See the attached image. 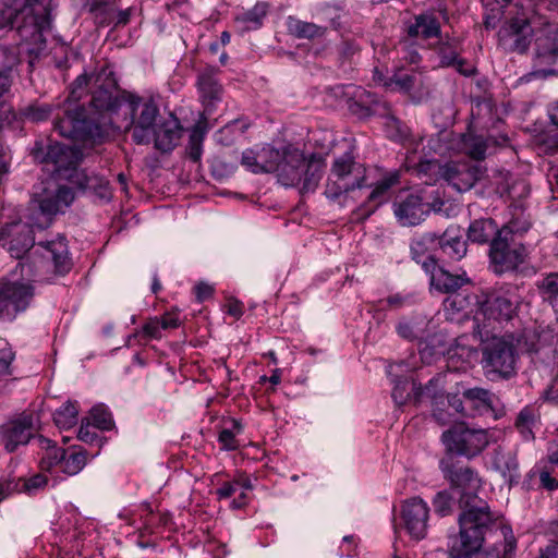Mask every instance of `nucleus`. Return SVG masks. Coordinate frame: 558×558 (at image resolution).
I'll use <instances>...</instances> for the list:
<instances>
[{"mask_svg": "<svg viewBox=\"0 0 558 558\" xmlns=\"http://www.w3.org/2000/svg\"><path fill=\"white\" fill-rule=\"evenodd\" d=\"M366 184V168L350 154L336 158L328 174L325 195L331 201H347L349 194Z\"/></svg>", "mask_w": 558, "mask_h": 558, "instance_id": "7", "label": "nucleus"}, {"mask_svg": "<svg viewBox=\"0 0 558 558\" xmlns=\"http://www.w3.org/2000/svg\"><path fill=\"white\" fill-rule=\"evenodd\" d=\"M125 96L119 98L108 89L96 90L90 99V106L99 112H116L124 107Z\"/></svg>", "mask_w": 558, "mask_h": 558, "instance_id": "35", "label": "nucleus"}, {"mask_svg": "<svg viewBox=\"0 0 558 558\" xmlns=\"http://www.w3.org/2000/svg\"><path fill=\"white\" fill-rule=\"evenodd\" d=\"M161 326L159 323V318H150L142 328V332L153 339H159L161 337L160 333Z\"/></svg>", "mask_w": 558, "mask_h": 558, "instance_id": "53", "label": "nucleus"}, {"mask_svg": "<svg viewBox=\"0 0 558 558\" xmlns=\"http://www.w3.org/2000/svg\"><path fill=\"white\" fill-rule=\"evenodd\" d=\"M539 558H558V542L550 541L545 547L541 548Z\"/></svg>", "mask_w": 558, "mask_h": 558, "instance_id": "63", "label": "nucleus"}, {"mask_svg": "<svg viewBox=\"0 0 558 558\" xmlns=\"http://www.w3.org/2000/svg\"><path fill=\"white\" fill-rule=\"evenodd\" d=\"M439 244L445 254L454 260H460L466 253V243L462 239L459 230L448 228L439 240Z\"/></svg>", "mask_w": 558, "mask_h": 558, "instance_id": "31", "label": "nucleus"}, {"mask_svg": "<svg viewBox=\"0 0 558 558\" xmlns=\"http://www.w3.org/2000/svg\"><path fill=\"white\" fill-rule=\"evenodd\" d=\"M218 440L226 450H235L239 446L234 433L228 428L219 433Z\"/></svg>", "mask_w": 558, "mask_h": 558, "instance_id": "52", "label": "nucleus"}, {"mask_svg": "<svg viewBox=\"0 0 558 558\" xmlns=\"http://www.w3.org/2000/svg\"><path fill=\"white\" fill-rule=\"evenodd\" d=\"M281 151L270 145L257 146L242 153L241 165L253 173H268L278 167Z\"/></svg>", "mask_w": 558, "mask_h": 558, "instance_id": "20", "label": "nucleus"}, {"mask_svg": "<svg viewBox=\"0 0 558 558\" xmlns=\"http://www.w3.org/2000/svg\"><path fill=\"white\" fill-rule=\"evenodd\" d=\"M90 420L94 427L109 430L113 427V420L111 413L105 408L98 405L90 410Z\"/></svg>", "mask_w": 558, "mask_h": 558, "instance_id": "46", "label": "nucleus"}, {"mask_svg": "<svg viewBox=\"0 0 558 558\" xmlns=\"http://www.w3.org/2000/svg\"><path fill=\"white\" fill-rule=\"evenodd\" d=\"M194 290H195L196 299L199 302H203V301L211 298V295L214 293V288L210 284L205 283V282L197 283L195 286Z\"/></svg>", "mask_w": 558, "mask_h": 558, "instance_id": "61", "label": "nucleus"}, {"mask_svg": "<svg viewBox=\"0 0 558 558\" xmlns=\"http://www.w3.org/2000/svg\"><path fill=\"white\" fill-rule=\"evenodd\" d=\"M497 225L493 219H478L473 221L468 229V239L475 243H487L498 235Z\"/></svg>", "mask_w": 558, "mask_h": 558, "instance_id": "33", "label": "nucleus"}, {"mask_svg": "<svg viewBox=\"0 0 558 558\" xmlns=\"http://www.w3.org/2000/svg\"><path fill=\"white\" fill-rule=\"evenodd\" d=\"M268 5L264 2L256 3L251 10L239 14L235 23L242 32L257 29L262 26L263 20L267 15Z\"/></svg>", "mask_w": 558, "mask_h": 558, "instance_id": "34", "label": "nucleus"}, {"mask_svg": "<svg viewBox=\"0 0 558 558\" xmlns=\"http://www.w3.org/2000/svg\"><path fill=\"white\" fill-rule=\"evenodd\" d=\"M535 38V65H551L558 59V24L539 14Z\"/></svg>", "mask_w": 558, "mask_h": 558, "instance_id": "15", "label": "nucleus"}, {"mask_svg": "<svg viewBox=\"0 0 558 558\" xmlns=\"http://www.w3.org/2000/svg\"><path fill=\"white\" fill-rule=\"evenodd\" d=\"M464 403L470 416H481L494 412L495 396L489 390L474 387L463 391Z\"/></svg>", "mask_w": 558, "mask_h": 558, "instance_id": "28", "label": "nucleus"}, {"mask_svg": "<svg viewBox=\"0 0 558 558\" xmlns=\"http://www.w3.org/2000/svg\"><path fill=\"white\" fill-rule=\"evenodd\" d=\"M182 129L179 121L170 117L169 119L157 123L154 128L153 140L155 147L163 153L170 151L174 148L181 137Z\"/></svg>", "mask_w": 558, "mask_h": 558, "instance_id": "27", "label": "nucleus"}, {"mask_svg": "<svg viewBox=\"0 0 558 558\" xmlns=\"http://www.w3.org/2000/svg\"><path fill=\"white\" fill-rule=\"evenodd\" d=\"M0 28L16 24L20 36L35 45H44V32L50 29V15L44 0H3Z\"/></svg>", "mask_w": 558, "mask_h": 558, "instance_id": "2", "label": "nucleus"}, {"mask_svg": "<svg viewBox=\"0 0 558 558\" xmlns=\"http://www.w3.org/2000/svg\"><path fill=\"white\" fill-rule=\"evenodd\" d=\"M59 207H68L74 199L73 191L68 186H60L54 195Z\"/></svg>", "mask_w": 558, "mask_h": 558, "instance_id": "54", "label": "nucleus"}, {"mask_svg": "<svg viewBox=\"0 0 558 558\" xmlns=\"http://www.w3.org/2000/svg\"><path fill=\"white\" fill-rule=\"evenodd\" d=\"M482 340V366L487 375L508 379L515 374L518 352L511 333H488Z\"/></svg>", "mask_w": 558, "mask_h": 558, "instance_id": "6", "label": "nucleus"}, {"mask_svg": "<svg viewBox=\"0 0 558 558\" xmlns=\"http://www.w3.org/2000/svg\"><path fill=\"white\" fill-rule=\"evenodd\" d=\"M418 173L438 172L440 177L458 192L469 191L480 180L482 170L469 162H448L440 166L437 161H426L418 165Z\"/></svg>", "mask_w": 558, "mask_h": 558, "instance_id": "12", "label": "nucleus"}, {"mask_svg": "<svg viewBox=\"0 0 558 558\" xmlns=\"http://www.w3.org/2000/svg\"><path fill=\"white\" fill-rule=\"evenodd\" d=\"M441 441L449 454L471 459L488 446L489 436L486 429L471 428L461 422L446 429L441 434Z\"/></svg>", "mask_w": 558, "mask_h": 558, "instance_id": "10", "label": "nucleus"}, {"mask_svg": "<svg viewBox=\"0 0 558 558\" xmlns=\"http://www.w3.org/2000/svg\"><path fill=\"white\" fill-rule=\"evenodd\" d=\"M440 469L445 478L460 495V531L458 535L450 537L449 557L471 558L482 548L485 535L497 525L499 515L490 511L487 502L477 497L476 492L481 487L477 472L469 466L456 468L452 457L444 458Z\"/></svg>", "mask_w": 558, "mask_h": 558, "instance_id": "1", "label": "nucleus"}, {"mask_svg": "<svg viewBox=\"0 0 558 558\" xmlns=\"http://www.w3.org/2000/svg\"><path fill=\"white\" fill-rule=\"evenodd\" d=\"M34 294V287L29 282H0V317L13 319L31 305Z\"/></svg>", "mask_w": 558, "mask_h": 558, "instance_id": "13", "label": "nucleus"}, {"mask_svg": "<svg viewBox=\"0 0 558 558\" xmlns=\"http://www.w3.org/2000/svg\"><path fill=\"white\" fill-rule=\"evenodd\" d=\"M539 483L542 487L547 490H555L558 488V480L554 477L550 471L546 468L539 472Z\"/></svg>", "mask_w": 558, "mask_h": 558, "instance_id": "57", "label": "nucleus"}, {"mask_svg": "<svg viewBox=\"0 0 558 558\" xmlns=\"http://www.w3.org/2000/svg\"><path fill=\"white\" fill-rule=\"evenodd\" d=\"M38 208H39V213L44 216V221H41V222L33 221V223L36 225V227H38L40 229L48 227V225L51 220V216L56 215L60 210L58 201H56L54 197L43 198L39 202Z\"/></svg>", "mask_w": 558, "mask_h": 558, "instance_id": "45", "label": "nucleus"}, {"mask_svg": "<svg viewBox=\"0 0 558 558\" xmlns=\"http://www.w3.org/2000/svg\"><path fill=\"white\" fill-rule=\"evenodd\" d=\"M92 425L93 424L88 420L86 422H84V421L82 422L78 433H77V437L80 440H82L86 444H93L95 440H97L98 435L93 429L94 426H92Z\"/></svg>", "mask_w": 558, "mask_h": 558, "instance_id": "51", "label": "nucleus"}, {"mask_svg": "<svg viewBox=\"0 0 558 558\" xmlns=\"http://www.w3.org/2000/svg\"><path fill=\"white\" fill-rule=\"evenodd\" d=\"M539 292L558 314V272L547 275L538 284Z\"/></svg>", "mask_w": 558, "mask_h": 558, "instance_id": "40", "label": "nucleus"}, {"mask_svg": "<svg viewBox=\"0 0 558 558\" xmlns=\"http://www.w3.org/2000/svg\"><path fill=\"white\" fill-rule=\"evenodd\" d=\"M282 157L278 160L277 172L278 181L284 186H298L302 181L303 166L305 157L296 148H287L281 153Z\"/></svg>", "mask_w": 558, "mask_h": 558, "instance_id": "21", "label": "nucleus"}, {"mask_svg": "<svg viewBox=\"0 0 558 558\" xmlns=\"http://www.w3.org/2000/svg\"><path fill=\"white\" fill-rule=\"evenodd\" d=\"M77 405L75 402L68 401L53 415V421L59 428L68 429L77 422Z\"/></svg>", "mask_w": 558, "mask_h": 558, "instance_id": "41", "label": "nucleus"}, {"mask_svg": "<svg viewBox=\"0 0 558 558\" xmlns=\"http://www.w3.org/2000/svg\"><path fill=\"white\" fill-rule=\"evenodd\" d=\"M125 112L130 113L131 120L126 129L132 131V138L136 144H149L154 136V128L157 124L159 109L153 99H145L138 96L125 95Z\"/></svg>", "mask_w": 558, "mask_h": 558, "instance_id": "9", "label": "nucleus"}, {"mask_svg": "<svg viewBox=\"0 0 558 558\" xmlns=\"http://www.w3.org/2000/svg\"><path fill=\"white\" fill-rule=\"evenodd\" d=\"M38 246L43 250L40 253L43 258L52 263L56 272L64 274L71 269V259L64 238L59 236L56 240L39 243Z\"/></svg>", "mask_w": 558, "mask_h": 558, "instance_id": "26", "label": "nucleus"}, {"mask_svg": "<svg viewBox=\"0 0 558 558\" xmlns=\"http://www.w3.org/2000/svg\"><path fill=\"white\" fill-rule=\"evenodd\" d=\"M423 269L430 275L432 287L442 293H453L470 282L465 275H453L437 267L433 257H426L423 260Z\"/></svg>", "mask_w": 558, "mask_h": 558, "instance_id": "23", "label": "nucleus"}, {"mask_svg": "<svg viewBox=\"0 0 558 558\" xmlns=\"http://www.w3.org/2000/svg\"><path fill=\"white\" fill-rule=\"evenodd\" d=\"M219 70L206 66L197 74L196 87L205 112L210 114L217 102L222 100L223 87L218 78Z\"/></svg>", "mask_w": 558, "mask_h": 558, "instance_id": "19", "label": "nucleus"}, {"mask_svg": "<svg viewBox=\"0 0 558 558\" xmlns=\"http://www.w3.org/2000/svg\"><path fill=\"white\" fill-rule=\"evenodd\" d=\"M440 33V25L437 19L432 14H420L415 16L413 24L408 27L410 37L432 38Z\"/></svg>", "mask_w": 558, "mask_h": 558, "instance_id": "32", "label": "nucleus"}, {"mask_svg": "<svg viewBox=\"0 0 558 558\" xmlns=\"http://www.w3.org/2000/svg\"><path fill=\"white\" fill-rule=\"evenodd\" d=\"M433 505L436 513L441 517L448 515L451 513L454 505L453 497L447 490L439 492L434 497Z\"/></svg>", "mask_w": 558, "mask_h": 558, "instance_id": "48", "label": "nucleus"}, {"mask_svg": "<svg viewBox=\"0 0 558 558\" xmlns=\"http://www.w3.org/2000/svg\"><path fill=\"white\" fill-rule=\"evenodd\" d=\"M448 404L457 413H460L464 416H470L468 414V405L464 403V398H460L458 396L448 397Z\"/></svg>", "mask_w": 558, "mask_h": 558, "instance_id": "60", "label": "nucleus"}, {"mask_svg": "<svg viewBox=\"0 0 558 558\" xmlns=\"http://www.w3.org/2000/svg\"><path fill=\"white\" fill-rule=\"evenodd\" d=\"M48 446L46 448V452H45V456L43 457L41 459V468L45 469H49L53 465H57V464H60L62 463V460H63V457H64V453H65V449L63 448H59L54 445H50V440L48 439H45L44 440Z\"/></svg>", "mask_w": 558, "mask_h": 558, "instance_id": "47", "label": "nucleus"}, {"mask_svg": "<svg viewBox=\"0 0 558 558\" xmlns=\"http://www.w3.org/2000/svg\"><path fill=\"white\" fill-rule=\"evenodd\" d=\"M385 85L399 92L412 94L418 100L429 93L423 74L415 70L409 72L398 70Z\"/></svg>", "mask_w": 558, "mask_h": 558, "instance_id": "25", "label": "nucleus"}, {"mask_svg": "<svg viewBox=\"0 0 558 558\" xmlns=\"http://www.w3.org/2000/svg\"><path fill=\"white\" fill-rule=\"evenodd\" d=\"M88 80L89 77L86 74L77 76V78L73 83V88L68 98H71L73 101L78 102V99L82 96V93L80 90L87 86Z\"/></svg>", "mask_w": 558, "mask_h": 558, "instance_id": "56", "label": "nucleus"}, {"mask_svg": "<svg viewBox=\"0 0 558 558\" xmlns=\"http://www.w3.org/2000/svg\"><path fill=\"white\" fill-rule=\"evenodd\" d=\"M425 194H409L393 203L395 216L402 226H416L432 208L435 209V205L428 202Z\"/></svg>", "mask_w": 558, "mask_h": 558, "instance_id": "16", "label": "nucleus"}, {"mask_svg": "<svg viewBox=\"0 0 558 558\" xmlns=\"http://www.w3.org/2000/svg\"><path fill=\"white\" fill-rule=\"evenodd\" d=\"M408 385H409L408 383L402 381V383L396 384V386L393 387L391 396H392L393 401L398 405L404 404L410 396V393L407 392Z\"/></svg>", "mask_w": 558, "mask_h": 558, "instance_id": "55", "label": "nucleus"}, {"mask_svg": "<svg viewBox=\"0 0 558 558\" xmlns=\"http://www.w3.org/2000/svg\"><path fill=\"white\" fill-rule=\"evenodd\" d=\"M385 128L387 135L395 141H403L410 135L409 128L392 114L387 116Z\"/></svg>", "mask_w": 558, "mask_h": 558, "instance_id": "44", "label": "nucleus"}, {"mask_svg": "<svg viewBox=\"0 0 558 558\" xmlns=\"http://www.w3.org/2000/svg\"><path fill=\"white\" fill-rule=\"evenodd\" d=\"M34 157L40 162L52 163V171L59 178L66 179L83 190L92 191L100 198L111 197L109 181L106 178L77 169L78 158L72 148L56 143L48 146L46 154L36 151Z\"/></svg>", "mask_w": 558, "mask_h": 558, "instance_id": "3", "label": "nucleus"}, {"mask_svg": "<svg viewBox=\"0 0 558 558\" xmlns=\"http://www.w3.org/2000/svg\"><path fill=\"white\" fill-rule=\"evenodd\" d=\"M437 235L434 233H426L413 239L411 243L412 258L423 265V260L426 257H433L428 254L429 247L435 244Z\"/></svg>", "mask_w": 558, "mask_h": 558, "instance_id": "38", "label": "nucleus"}, {"mask_svg": "<svg viewBox=\"0 0 558 558\" xmlns=\"http://www.w3.org/2000/svg\"><path fill=\"white\" fill-rule=\"evenodd\" d=\"M517 312V303L509 296L492 294L480 303L474 315L476 333L480 338L494 333L504 322L513 318Z\"/></svg>", "mask_w": 558, "mask_h": 558, "instance_id": "11", "label": "nucleus"}, {"mask_svg": "<svg viewBox=\"0 0 558 558\" xmlns=\"http://www.w3.org/2000/svg\"><path fill=\"white\" fill-rule=\"evenodd\" d=\"M204 135L198 128H194L190 134L187 154L194 161L198 162L202 156V143Z\"/></svg>", "mask_w": 558, "mask_h": 558, "instance_id": "49", "label": "nucleus"}, {"mask_svg": "<svg viewBox=\"0 0 558 558\" xmlns=\"http://www.w3.org/2000/svg\"><path fill=\"white\" fill-rule=\"evenodd\" d=\"M49 483L47 475L43 473H36L29 477H20L14 488L20 493L27 495H35L38 492L44 490Z\"/></svg>", "mask_w": 558, "mask_h": 558, "instance_id": "39", "label": "nucleus"}, {"mask_svg": "<svg viewBox=\"0 0 558 558\" xmlns=\"http://www.w3.org/2000/svg\"><path fill=\"white\" fill-rule=\"evenodd\" d=\"M439 378H433L428 381V384L424 388H415V384L413 383V390L415 391V396L417 399L425 396L430 399H437L440 396V392L442 390L441 387H439Z\"/></svg>", "mask_w": 558, "mask_h": 558, "instance_id": "50", "label": "nucleus"}, {"mask_svg": "<svg viewBox=\"0 0 558 558\" xmlns=\"http://www.w3.org/2000/svg\"><path fill=\"white\" fill-rule=\"evenodd\" d=\"M401 517L408 533L415 539L426 536L428 527L429 508L418 498H410L402 505Z\"/></svg>", "mask_w": 558, "mask_h": 558, "instance_id": "17", "label": "nucleus"}, {"mask_svg": "<svg viewBox=\"0 0 558 558\" xmlns=\"http://www.w3.org/2000/svg\"><path fill=\"white\" fill-rule=\"evenodd\" d=\"M511 233L512 229L505 226L490 243L489 257L497 274L515 269L524 260V250L521 246L511 247L509 244Z\"/></svg>", "mask_w": 558, "mask_h": 558, "instance_id": "14", "label": "nucleus"}, {"mask_svg": "<svg viewBox=\"0 0 558 558\" xmlns=\"http://www.w3.org/2000/svg\"><path fill=\"white\" fill-rule=\"evenodd\" d=\"M398 333L408 340H417L425 343L420 348L421 359L424 363H432L437 356L448 354L453 355L451 349H447L442 343L441 336L436 333V325L433 319L426 316H415L409 320H402L397 326Z\"/></svg>", "mask_w": 558, "mask_h": 558, "instance_id": "8", "label": "nucleus"}, {"mask_svg": "<svg viewBox=\"0 0 558 558\" xmlns=\"http://www.w3.org/2000/svg\"><path fill=\"white\" fill-rule=\"evenodd\" d=\"M464 148L470 157L476 160H483L488 147L487 141L477 135H468L464 141Z\"/></svg>", "mask_w": 558, "mask_h": 558, "instance_id": "43", "label": "nucleus"}, {"mask_svg": "<svg viewBox=\"0 0 558 558\" xmlns=\"http://www.w3.org/2000/svg\"><path fill=\"white\" fill-rule=\"evenodd\" d=\"M57 104H40L35 102L32 105H28L23 110V116L25 119L32 121V122H41L47 120L52 112L57 113Z\"/></svg>", "mask_w": 558, "mask_h": 558, "instance_id": "42", "label": "nucleus"}, {"mask_svg": "<svg viewBox=\"0 0 558 558\" xmlns=\"http://www.w3.org/2000/svg\"><path fill=\"white\" fill-rule=\"evenodd\" d=\"M289 31L298 38L314 39L323 37L327 31V26L317 25L315 23L290 19L288 23Z\"/></svg>", "mask_w": 558, "mask_h": 558, "instance_id": "36", "label": "nucleus"}, {"mask_svg": "<svg viewBox=\"0 0 558 558\" xmlns=\"http://www.w3.org/2000/svg\"><path fill=\"white\" fill-rule=\"evenodd\" d=\"M53 130L62 137L84 144L95 143L101 140L105 134L102 126L87 119L85 109L71 98L58 102Z\"/></svg>", "mask_w": 558, "mask_h": 558, "instance_id": "5", "label": "nucleus"}, {"mask_svg": "<svg viewBox=\"0 0 558 558\" xmlns=\"http://www.w3.org/2000/svg\"><path fill=\"white\" fill-rule=\"evenodd\" d=\"M439 57L440 63L445 66L454 65L457 60V52L452 50L449 46L444 45L439 48Z\"/></svg>", "mask_w": 558, "mask_h": 558, "instance_id": "58", "label": "nucleus"}, {"mask_svg": "<svg viewBox=\"0 0 558 558\" xmlns=\"http://www.w3.org/2000/svg\"><path fill=\"white\" fill-rule=\"evenodd\" d=\"M0 240L4 241V246L14 258H22L35 243L32 226L21 221L5 225L0 231Z\"/></svg>", "mask_w": 558, "mask_h": 558, "instance_id": "18", "label": "nucleus"}, {"mask_svg": "<svg viewBox=\"0 0 558 558\" xmlns=\"http://www.w3.org/2000/svg\"><path fill=\"white\" fill-rule=\"evenodd\" d=\"M161 329H173L179 327L180 320L177 314L167 313L159 319Z\"/></svg>", "mask_w": 558, "mask_h": 558, "instance_id": "62", "label": "nucleus"}, {"mask_svg": "<svg viewBox=\"0 0 558 558\" xmlns=\"http://www.w3.org/2000/svg\"><path fill=\"white\" fill-rule=\"evenodd\" d=\"M398 182L399 173L397 171L388 173L381 180H379L367 196V202L353 211L352 220L362 222L367 219L385 201V195L388 193V191Z\"/></svg>", "mask_w": 558, "mask_h": 558, "instance_id": "24", "label": "nucleus"}, {"mask_svg": "<svg viewBox=\"0 0 558 558\" xmlns=\"http://www.w3.org/2000/svg\"><path fill=\"white\" fill-rule=\"evenodd\" d=\"M539 14L522 2H515L507 12L506 21L498 32L499 45L509 52L525 53L532 43Z\"/></svg>", "mask_w": 558, "mask_h": 558, "instance_id": "4", "label": "nucleus"}, {"mask_svg": "<svg viewBox=\"0 0 558 558\" xmlns=\"http://www.w3.org/2000/svg\"><path fill=\"white\" fill-rule=\"evenodd\" d=\"M324 169L325 165L322 158L313 156L308 160L305 159L304 166L302 168V181L299 185L301 187V192L308 193L315 191L323 177Z\"/></svg>", "mask_w": 558, "mask_h": 558, "instance_id": "30", "label": "nucleus"}, {"mask_svg": "<svg viewBox=\"0 0 558 558\" xmlns=\"http://www.w3.org/2000/svg\"><path fill=\"white\" fill-rule=\"evenodd\" d=\"M535 424V414L533 410L524 408L518 415L515 426H533Z\"/></svg>", "mask_w": 558, "mask_h": 558, "instance_id": "59", "label": "nucleus"}, {"mask_svg": "<svg viewBox=\"0 0 558 558\" xmlns=\"http://www.w3.org/2000/svg\"><path fill=\"white\" fill-rule=\"evenodd\" d=\"M227 313L235 318H240L243 315L242 302L230 299L227 303Z\"/></svg>", "mask_w": 558, "mask_h": 558, "instance_id": "64", "label": "nucleus"}, {"mask_svg": "<svg viewBox=\"0 0 558 558\" xmlns=\"http://www.w3.org/2000/svg\"><path fill=\"white\" fill-rule=\"evenodd\" d=\"M2 442L8 452H13L21 445H26L34 434L32 414L23 413L2 427Z\"/></svg>", "mask_w": 558, "mask_h": 558, "instance_id": "22", "label": "nucleus"}, {"mask_svg": "<svg viewBox=\"0 0 558 558\" xmlns=\"http://www.w3.org/2000/svg\"><path fill=\"white\" fill-rule=\"evenodd\" d=\"M493 468L500 474L504 482L511 485L519 478L518 461L512 451H506L501 448L494 450L492 459Z\"/></svg>", "mask_w": 558, "mask_h": 558, "instance_id": "29", "label": "nucleus"}, {"mask_svg": "<svg viewBox=\"0 0 558 558\" xmlns=\"http://www.w3.org/2000/svg\"><path fill=\"white\" fill-rule=\"evenodd\" d=\"M86 465V452L84 450L65 449L61 463V472L73 476L78 474Z\"/></svg>", "mask_w": 558, "mask_h": 558, "instance_id": "37", "label": "nucleus"}]
</instances>
